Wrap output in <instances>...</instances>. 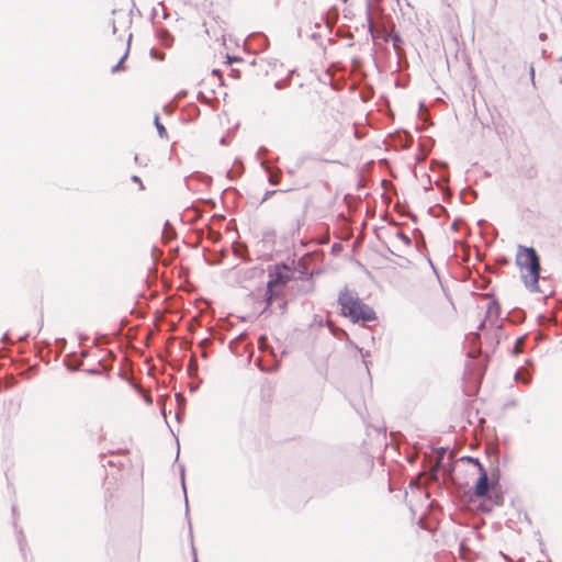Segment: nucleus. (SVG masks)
<instances>
[{"label": "nucleus", "mask_w": 562, "mask_h": 562, "mask_svg": "<svg viewBox=\"0 0 562 562\" xmlns=\"http://www.w3.org/2000/svg\"><path fill=\"white\" fill-rule=\"evenodd\" d=\"M516 265L520 269L521 280L531 293L540 292V259L532 247L519 246L516 255Z\"/></svg>", "instance_id": "1"}, {"label": "nucleus", "mask_w": 562, "mask_h": 562, "mask_svg": "<svg viewBox=\"0 0 562 562\" xmlns=\"http://www.w3.org/2000/svg\"><path fill=\"white\" fill-rule=\"evenodd\" d=\"M338 303L341 314L348 316L353 323H364L376 318L373 308L364 304L355 292L349 290L342 291L339 294Z\"/></svg>", "instance_id": "2"}, {"label": "nucleus", "mask_w": 562, "mask_h": 562, "mask_svg": "<svg viewBox=\"0 0 562 562\" xmlns=\"http://www.w3.org/2000/svg\"><path fill=\"white\" fill-rule=\"evenodd\" d=\"M469 460L473 462L480 470V476L474 486V494L477 497H485L490 488L487 473L477 459L469 458Z\"/></svg>", "instance_id": "3"}, {"label": "nucleus", "mask_w": 562, "mask_h": 562, "mask_svg": "<svg viewBox=\"0 0 562 562\" xmlns=\"http://www.w3.org/2000/svg\"><path fill=\"white\" fill-rule=\"evenodd\" d=\"M284 281L281 279V277H277L270 281H268L267 283V290H266V300H267V305H270L271 302H272V299H273V288L276 285H278L279 283H283Z\"/></svg>", "instance_id": "4"}, {"label": "nucleus", "mask_w": 562, "mask_h": 562, "mask_svg": "<svg viewBox=\"0 0 562 562\" xmlns=\"http://www.w3.org/2000/svg\"><path fill=\"white\" fill-rule=\"evenodd\" d=\"M392 243H393L394 247H397L398 243L403 244V246H405V247H409L411 244H412V240H411V238L406 234H404L403 232L398 231L394 235V238H393Z\"/></svg>", "instance_id": "5"}, {"label": "nucleus", "mask_w": 562, "mask_h": 562, "mask_svg": "<svg viewBox=\"0 0 562 562\" xmlns=\"http://www.w3.org/2000/svg\"><path fill=\"white\" fill-rule=\"evenodd\" d=\"M155 126H156L157 132L161 138L167 137L166 127L160 123L158 114H156V116H155Z\"/></svg>", "instance_id": "6"}, {"label": "nucleus", "mask_w": 562, "mask_h": 562, "mask_svg": "<svg viewBox=\"0 0 562 562\" xmlns=\"http://www.w3.org/2000/svg\"><path fill=\"white\" fill-rule=\"evenodd\" d=\"M127 54H128V48L126 49V52L124 53V55L122 56V58L119 60V63L112 67L111 71L114 74V72H117L119 70L122 69V65L125 60V58L127 57Z\"/></svg>", "instance_id": "7"}, {"label": "nucleus", "mask_w": 562, "mask_h": 562, "mask_svg": "<svg viewBox=\"0 0 562 562\" xmlns=\"http://www.w3.org/2000/svg\"><path fill=\"white\" fill-rule=\"evenodd\" d=\"M498 312H499V305L494 301L490 302L488 307H487V313L498 315Z\"/></svg>", "instance_id": "8"}, {"label": "nucleus", "mask_w": 562, "mask_h": 562, "mask_svg": "<svg viewBox=\"0 0 562 562\" xmlns=\"http://www.w3.org/2000/svg\"><path fill=\"white\" fill-rule=\"evenodd\" d=\"M277 191L276 190H270V191H267L262 198V202L267 201L268 199H270L273 194H276Z\"/></svg>", "instance_id": "9"}, {"label": "nucleus", "mask_w": 562, "mask_h": 562, "mask_svg": "<svg viewBox=\"0 0 562 562\" xmlns=\"http://www.w3.org/2000/svg\"><path fill=\"white\" fill-rule=\"evenodd\" d=\"M269 182H270L271 184H273V186H274V184H278V183H279V178H278L276 175H270V177H269Z\"/></svg>", "instance_id": "10"}, {"label": "nucleus", "mask_w": 562, "mask_h": 562, "mask_svg": "<svg viewBox=\"0 0 562 562\" xmlns=\"http://www.w3.org/2000/svg\"><path fill=\"white\" fill-rule=\"evenodd\" d=\"M516 380L517 381H522L524 383H527L528 382V379L526 378H522L520 372H517L516 375H515Z\"/></svg>", "instance_id": "11"}, {"label": "nucleus", "mask_w": 562, "mask_h": 562, "mask_svg": "<svg viewBox=\"0 0 562 562\" xmlns=\"http://www.w3.org/2000/svg\"><path fill=\"white\" fill-rule=\"evenodd\" d=\"M181 482H182L183 492L186 493L184 469L183 468L181 469Z\"/></svg>", "instance_id": "12"}, {"label": "nucleus", "mask_w": 562, "mask_h": 562, "mask_svg": "<svg viewBox=\"0 0 562 562\" xmlns=\"http://www.w3.org/2000/svg\"><path fill=\"white\" fill-rule=\"evenodd\" d=\"M132 180H133L134 182L139 183V184H140V188H143L142 181H140V179H139L137 176H133V177H132Z\"/></svg>", "instance_id": "13"}, {"label": "nucleus", "mask_w": 562, "mask_h": 562, "mask_svg": "<svg viewBox=\"0 0 562 562\" xmlns=\"http://www.w3.org/2000/svg\"><path fill=\"white\" fill-rule=\"evenodd\" d=\"M530 74H531V78L533 79V74H535L533 67L530 68Z\"/></svg>", "instance_id": "14"}, {"label": "nucleus", "mask_w": 562, "mask_h": 562, "mask_svg": "<svg viewBox=\"0 0 562 562\" xmlns=\"http://www.w3.org/2000/svg\"><path fill=\"white\" fill-rule=\"evenodd\" d=\"M184 502H186V505L188 506V498L187 497L184 498Z\"/></svg>", "instance_id": "15"}, {"label": "nucleus", "mask_w": 562, "mask_h": 562, "mask_svg": "<svg viewBox=\"0 0 562 562\" xmlns=\"http://www.w3.org/2000/svg\"><path fill=\"white\" fill-rule=\"evenodd\" d=\"M194 562H198L196 558H194Z\"/></svg>", "instance_id": "16"}]
</instances>
